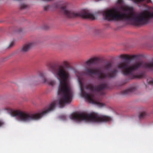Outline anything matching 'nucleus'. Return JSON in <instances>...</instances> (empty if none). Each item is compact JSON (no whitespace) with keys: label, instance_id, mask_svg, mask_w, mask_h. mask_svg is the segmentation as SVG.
Listing matches in <instances>:
<instances>
[{"label":"nucleus","instance_id":"6","mask_svg":"<svg viewBox=\"0 0 153 153\" xmlns=\"http://www.w3.org/2000/svg\"><path fill=\"white\" fill-rule=\"evenodd\" d=\"M70 118L74 120L80 121H91L97 122H107L110 121L111 119L108 116L100 115L95 112L89 114L86 113H74L70 116Z\"/></svg>","mask_w":153,"mask_h":153},{"label":"nucleus","instance_id":"9","mask_svg":"<svg viewBox=\"0 0 153 153\" xmlns=\"http://www.w3.org/2000/svg\"><path fill=\"white\" fill-rule=\"evenodd\" d=\"M35 79L38 80L39 81L43 82L52 86H53L56 83V81L51 79H47L45 77V74L42 72H40L39 74V76L35 77Z\"/></svg>","mask_w":153,"mask_h":153},{"label":"nucleus","instance_id":"8","mask_svg":"<svg viewBox=\"0 0 153 153\" xmlns=\"http://www.w3.org/2000/svg\"><path fill=\"white\" fill-rule=\"evenodd\" d=\"M85 88L89 90L92 92H100L101 91L108 89V86L107 84L102 83L96 86H94L91 84H88L85 86Z\"/></svg>","mask_w":153,"mask_h":153},{"label":"nucleus","instance_id":"17","mask_svg":"<svg viewBox=\"0 0 153 153\" xmlns=\"http://www.w3.org/2000/svg\"><path fill=\"white\" fill-rule=\"evenodd\" d=\"M147 82L149 85H152L153 84V79H147Z\"/></svg>","mask_w":153,"mask_h":153},{"label":"nucleus","instance_id":"2","mask_svg":"<svg viewBox=\"0 0 153 153\" xmlns=\"http://www.w3.org/2000/svg\"><path fill=\"white\" fill-rule=\"evenodd\" d=\"M50 68L55 76L59 80L58 93L61 97L58 102L59 107L63 108L65 104L71 102L73 97L71 88L68 82L70 77V72L68 69L61 65H51Z\"/></svg>","mask_w":153,"mask_h":153},{"label":"nucleus","instance_id":"24","mask_svg":"<svg viewBox=\"0 0 153 153\" xmlns=\"http://www.w3.org/2000/svg\"><path fill=\"white\" fill-rule=\"evenodd\" d=\"M118 2L119 4H121L122 2V0H118Z\"/></svg>","mask_w":153,"mask_h":153},{"label":"nucleus","instance_id":"19","mask_svg":"<svg viewBox=\"0 0 153 153\" xmlns=\"http://www.w3.org/2000/svg\"><path fill=\"white\" fill-rule=\"evenodd\" d=\"M27 7V5L24 4H22L21 6V9H22L26 8Z\"/></svg>","mask_w":153,"mask_h":153},{"label":"nucleus","instance_id":"1","mask_svg":"<svg viewBox=\"0 0 153 153\" xmlns=\"http://www.w3.org/2000/svg\"><path fill=\"white\" fill-rule=\"evenodd\" d=\"M127 13H121L117 9L112 8L104 11L102 15L105 19L108 21H120L124 20L131 22L135 26H141L148 23L153 17V12L145 10L138 13L134 12L133 7H127L125 10Z\"/></svg>","mask_w":153,"mask_h":153},{"label":"nucleus","instance_id":"21","mask_svg":"<svg viewBox=\"0 0 153 153\" xmlns=\"http://www.w3.org/2000/svg\"><path fill=\"white\" fill-rule=\"evenodd\" d=\"M100 31V30L99 29H96L94 30V32L95 33L97 34L99 33Z\"/></svg>","mask_w":153,"mask_h":153},{"label":"nucleus","instance_id":"4","mask_svg":"<svg viewBox=\"0 0 153 153\" xmlns=\"http://www.w3.org/2000/svg\"><path fill=\"white\" fill-rule=\"evenodd\" d=\"M117 67L121 69L124 75H131V79H141L145 76L146 71L150 70L153 68V62L147 63L138 61L130 66L126 62H121L117 64Z\"/></svg>","mask_w":153,"mask_h":153},{"label":"nucleus","instance_id":"12","mask_svg":"<svg viewBox=\"0 0 153 153\" xmlns=\"http://www.w3.org/2000/svg\"><path fill=\"white\" fill-rule=\"evenodd\" d=\"M137 57V55H121L120 57L122 59H125L131 61L136 58Z\"/></svg>","mask_w":153,"mask_h":153},{"label":"nucleus","instance_id":"13","mask_svg":"<svg viewBox=\"0 0 153 153\" xmlns=\"http://www.w3.org/2000/svg\"><path fill=\"white\" fill-rule=\"evenodd\" d=\"M97 58H93L90 59L85 62V64L88 66L94 64L97 60Z\"/></svg>","mask_w":153,"mask_h":153},{"label":"nucleus","instance_id":"18","mask_svg":"<svg viewBox=\"0 0 153 153\" xmlns=\"http://www.w3.org/2000/svg\"><path fill=\"white\" fill-rule=\"evenodd\" d=\"M50 7V5H49L44 6L43 7L44 10L45 11H47L49 9Z\"/></svg>","mask_w":153,"mask_h":153},{"label":"nucleus","instance_id":"16","mask_svg":"<svg viewBox=\"0 0 153 153\" xmlns=\"http://www.w3.org/2000/svg\"><path fill=\"white\" fill-rule=\"evenodd\" d=\"M63 65L65 67H68L69 66V63L68 61L66 60L62 62Z\"/></svg>","mask_w":153,"mask_h":153},{"label":"nucleus","instance_id":"25","mask_svg":"<svg viewBox=\"0 0 153 153\" xmlns=\"http://www.w3.org/2000/svg\"><path fill=\"white\" fill-rule=\"evenodd\" d=\"M102 94L104 95L105 94V93L104 92H102L101 93Z\"/></svg>","mask_w":153,"mask_h":153},{"label":"nucleus","instance_id":"5","mask_svg":"<svg viewBox=\"0 0 153 153\" xmlns=\"http://www.w3.org/2000/svg\"><path fill=\"white\" fill-rule=\"evenodd\" d=\"M56 101L52 102L49 105V108L39 113L32 114L22 111L19 110H13L8 108L10 111L11 115L13 116H17L20 121L28 122L31 120H38L49 112L53 110L55 107Z\"/></svg>","mask_w":153,"mask_h":153},{"label":"nucleus","instance_id":"22","mask_svg":"<svg viewBox=\"0 0 153 153\" xmlns=\"http://www.w3.org/2000/svg\"><path fill=\"white\" fill-rule=\"evenodd\" d=\"M43 28L44 29H45V30H47L49 28V26L48 25H46L44 26V27Z\"/></svg>","mask_w":153,"mask_h":153},{"label":"nucleus","instance_id":"14","mask_svg":"<svg viewBox=\"0 0 153 153\" xmlns=\"http://www.w3.org/2000/svg\"><path fill=\"white\" fill-rule=\"evenodd\" d=\"M113 64L111 62H108L104 65L103 67L104 69L109 70L112 68Z\"/></svg>","mask_w":153,"mask_h":153},{"label":"nucleus","instance_id":"11","mask_svg":"<svg viewBox=\"0 0 153 153\" xmlns=\"http://www.w3.org/2000/svg\"><path fill=\"white\" fill-rule=\"evenodd\" d=\"M137 89V87L136 86H133L129 88L126 89L122 92V93L123 95H126L128 94L131 93L135 91Z\"/></svg>","mask_w":153,"mask_h":153},{"label":"nucleus","instance_id":"20","mask_svg":"<svg viewBox=\"0 0 153 153\" xmlns=\"http://www.w3.org/2000/svg\"><path fill=\"white\" fill-rule=\"evenodd\" d=\"M14 42L13 41L10 44L8 47L10 48L12 47L14 45Z\"/></svg>","mask_w":153,"mask_h":153},{"label":"nucleus","instance_id":"10","mask_svg":"<svg viewBox=\"0 0 153 153\" xmlns=\"http://www.w3.org/2000/svg\"><path fill=\"white\" fill-rule=\"evenodd\" d=\"M36 44V42H32L23 45L20 50V51L23 52H26L29 51L31 48Z\"/></svg>","mask_w":153,"mask_h":153},{"label":"nucleus","instance_id":"23","mask_svg":"<svg viewBox=\"0 0 153 153\" xmlns=\"http://www.w3.org/2000/svg\"><path fill=\"white\" fill-rule=\"evenodd\" d=\"M4 124V123L1 121L0 120V126H2Z\"/></svg>","mask_w":153,"mask_h":153},{"label":"nucleus","instance_id":"3","mask_svg":"<svg viewBox=\"0 0 153 153\" xmlns=\"http://www.w3.org/2000/svg\"><path fill=\"white\" fill-rule=\"evenodd\" d=\"M117 72L118 71L116 68H114L110 72L105 74L103 73L98 68L85 67L83 71L81 72H78L76 74L78 77L79 82L81 96L87 100L90 103L97 105L99 107H103L105 105V104L99 102L93 93L88 94L84 91L82 81L79 80V77L83 75L91 76H92L93 75H95L97 76V78L98 79L103 80L107 78H114L116 76Z\"/></svg>","mask_w":153,"mask_h":153},{"label":"nucleus","instance_id":"15","mask_svg":"<svg viewBox=\"0 0 153 153\" xmlns=\"http://www.w3.org/2000/svg\"><path fill=\"white\" fill-rule=\"evenodd\" d=\"M148 115L146 112L143 111L140 113L139 115V118L140 119L145 118Z\"/></svg>","mask_w":153,"mask_h":153},{"label":"nucleus","instance_id":"7","mask_svg":"<svg viewBox=\"0 0 153 153\" xmlns=\"http://www.w3.org/2000/svg\"><path fill=\"white\" fill-rule=\"evenodd\" d=\"M67 4L64 3L59 5L57 4H55L53 7L56 8H59L62 13L67 17L68 18H75L80 17L84 19H89L92 20L95 19L94 15L88 10H84L79 12H76L68 9L67 8Z\"/></svg>","mask_w":153,"mask_h":153}]
</instances>
